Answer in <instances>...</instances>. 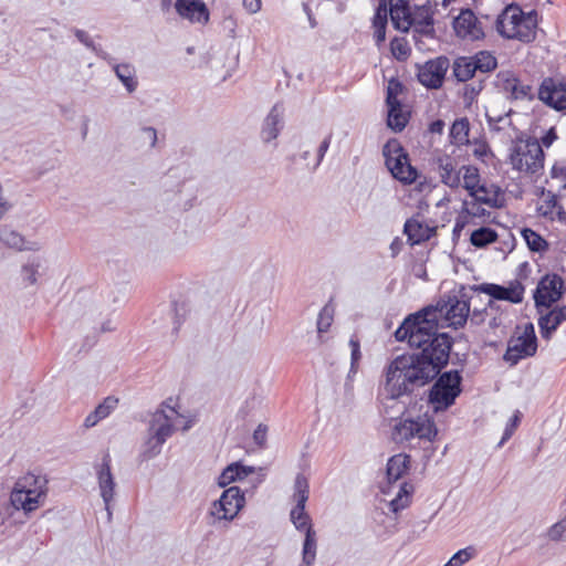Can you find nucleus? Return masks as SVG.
<instances>
[{
  "mask_svg": "<svg viewBox=\"0 0 566 566\" xmlns=\"http://www.w3.org/2000/svg\"><path fill=\"white\" fill-rule=\"evenodd\" d=\"M350 347V367L347 375V379L352 380L358 371L359 361L361 359L360 344L356 337L349 339Z\"/></svg>",
  "mask_w": 566,
  "mask_h": 566,
  "instance_id": "nucleus-40",
  "label": "nucleus"
},
{
  "mask_svg": "<svg viewBox=\"0 0 566 566\" xmlns=\"http://www.w3.org/2000/svg\"><path fill=\"white\" fill-rule=\"evenodd\" d=\"M478 291L491 296L494 300L506 301L512 304H520L524 300L525 287L518 281H511L506 286L494 283H483Z\"/></svg>",
  "mask_w": 566,
  "mask_h": 566,
  "instance_id": "nucleus-18",
  "label": "nucleus"
},
{
  "mask_svg": "<svg viewBox=\"0 0 566 566\" xmlns=\"http://www.w3.org/2000/svg\"><path fill=\"white\" fill-rule=\"evenodd\" d=\"M389 14L392 25L400 31H408L412 24L413 18L408 0H388Z\"/></svg>",
  "mask_w": 566,
  "mask_h": 566,
  "instance_id": "nucleus-25",
  "label": "nucleus"
},
{
  "mask_svg": "<svg viewBox=\"0 0 566 566\" xmlns=\"http://www.w3.org/2000/svg\"><path fill=\"white\" fill-rule=\"evenodd\" d=\"M268 428L264 424H259L253 432V440L258 446H263L266 440Z\"/></svg>",
  "mask_w": 566,
  "mask_h": 566,
  "instance_id": "nucleus-54",
  "label": "nucleus"
},
{
  "mask_svg": "<svg viewBox=\"0 0 566 566\" xmlns=\"http://www.w3.org/2000/svg\"><path fill=\"white\" fill-rule=\"evenodd\" d=\"M41 263L39 259H31L21 268V280L24 286L36 284Z\"/></svg>",
  "mask_w": 566,
  "mask_h": 566,
  "instance_id": "nucleus-37",
  "label": "nucleus"
},
{
  "mask_svg": "<svg viewBox=\"0 0 566 566\" xmlns=\"http://www.w3.org/2000/svg\"><path fill=\"white\" fill-rule=\"evenodd\" d=\"M333 307L331 305H326L322 308L317 319V332L319 334L325 333L332 325L333 322Z\"/></svg>",
  "mask_w": 566,
  "mask_h": 566,
  "instance_id": "nucleus-43",
  "label": "nucleus"
},
{
  "mask_svg": "<svg viewBox=\"0 0 566 566\" xmlns=\"http://www.w3.org/2000/svg\"><path fill=\"white\" fill-rule=\"evenodd\" d=\"M565 292L564 281L557 274H546L537 283L534 302L537 308H549Z\"/></svg>",
  "mask_w": 566,
  "mask_h": 566,
  "instance_id": "nucleus-15",
  "label": "nucleus"
},
{
  "mask_svg": "<svg viewBox=\"0 0 566 566\" xmlns=\"http://www.w3.org/2000/svg\"><path fill=\"white\" fill-rule=\"evenodd\" d=\"M374 38L377 45H380L386 39V27H374Z\"/></svg>",
  "mask_w": 566,
  "mask_h": 566,
  "instance_id": "nucleus-57",
  "label": "nucleus"
},
{
  "mask_svg": "<svg viewBox=\"0 0 566 566\" xmlns=\"http://www.w3.org/2000/svg\"><path fill=\"white\" fill-rule=\"evenodd\" d=\"M118 399L112 396L106 397L92 412L84 419L85 428H93L102 420L106 419L117 407Z\"/></svg>",
  "mask_w": 566,
  "mask_h": 566,
  "instance_id": "nucleus-28",
  "label": "nucleus"
},
{
  "mask_svg": "<svg viewBox=\"0 0 566 566\" xmlns=\"http://www.w3.org/2000/svg\"><path fill=\"white\" fill-rule=\"evenodd\" d=\"M175 9L180 18L191 23L206 24L209 21V11L202 0H176Z\"/></svg>",
  "mask_w": 566,
  "mask_h": 566,
  "instance_id": "nucleus-23",
  "label": "nucleus"
},
{
  "mask_svg": "<svg viewBox=\"0 0 566 566\" xmlns=\"http://www.w3.org/2000/svg\"><path fill=\"white\" fill-rule=\"evenodd\" d=\"M387 17H388V9L384 4H379V7L376 9L374 19H373V25L374 27H386L387 25Z\"/></svg>",
  "mask_w": 566,
  "mask_h": 566,
  "instance_id": "nucleus-51",
  "label": "nucleus"
},
{
  "mask_svg": "<svg viewBox=\"0 0 566 566\" xmlns=\"http://www.w3.org/2000/svg\"><path fill=\"white\" fill-rule=\"evenodd\" d=\"M12 209V203L4 196L3 188L0 185V220Z\"/></svg>",
  "mask_w": 566,
  "mask_h": 566,
  "instance_id": "nucleus-55",
  "label": "nucleus"
},
{
  "mask_svg": "<svg viewBox=\"0 0 566 566\" xmlns=\"http://www.w3.org/2000/svg\"><path fill=\"white\" fill-rule=\"evenodd\" d=\"M423 21H426L427 24H431L433 21L432 18L429 15L428 10H426V17H423Z\"/></svg>",
  "mask_w": 566,
  "mask_h": 566,
  "instance_id": "nucleus-63",
  "label": "nucleus"
},
{
  "mask_svg": "<svg viewBox=\"0 0 566 566\" xmlns=\"http://www.w3.org/2000/svg\"><path fill=\"white\" fill-rule=\"evenodd\" d=\"M557 139V133L555 127H551L548 130L545 132V134L541 137L538 143L541 144V148L543 147H551L553 143Z\"/></svg>",
  "mask_w": 566,
  "mask_h": 566,
  "instance_id": "nucleus-53",
  "label": "nucleus"
},
{
  "mask_svg": "<svg viewBox=\"0 0 566 566\" xmlns=\"http://www.w3.org/2000/svg\"><path fill=\"white\" fill-rule=\"evenodd\" d=\"M482 90V84H467L463 88V99L467 105H471Z\"/></svg>",
  "mask_w": 566,
  "mask_h": 566,
  "instance_id": "nucleus-50",
  "label": "nucleus"
},
{
  "mask_svg": "<svg viewBox=\"0 0 566 566\" xmlns=\"http://www.w3.org/2000/svg\"><path fill=\"white\" fill-rule=\"evenodd\" d=\"M448 69L449 60L439 56L419 66L417 77L424 87L437 90L442 86Z\"/></svg>",
  "mask_w": 566,
  "mask_h": 566,
  "instance_id": "nucleus-16",
  "label": "nucleus"
},
{
  "mask_svg": "<svg viewBox=\"0 0 566 566\" xmlns=\"http://www.w3.org/2000/svg\"><path fill=\"white\" fill-rule=\"evenodd\" d=\"M470 123L467 117L455 119L450 128L451 142L455 145L469 143Z\"/></svg>",
  "mask_w": 566,
  "mask_h": 566,
  "instance_id": "nucleus-34",
  "label": "nucleus"
},
{
  "mask_svg": "<svg viewBox=\"0 0 566 566\" xmlns=\"http://www.w3.org/2000/svg\"><path fill=\"white\" fill-rule=\"evenodd\" d=\"M475 154L481 157L486 154V148L483 146L481 149H476Z\"/></svg>",
  "mask_w": 566,
  "mask_h": 566,
  "instance_id": "nucleus-64",
  "label": "nucleus"
},
{
  "mask_svg": "<svg viewBox=\"0 0 566 566\" xmlns=\"http://www.w3.org/2000/svg\"><path fill=\"white\" fill-rule=\"evenodd\" d=\"M471 57L473 60L475 70L481 73L491 72L497 65L496 59L490 52L486 51H481Z\"/></svg>",
  "mask_w": 566,
  "mask_h": 566,
  "instance_id": "nucleus-39",
  "label": "nucleus"
},
{
  "mask_svg": "<svg viewBox=\"0 0 566 566\" xmlns=\"http://www.w3.org/2000/svg\"><path fill=\"white\" fill-rule=\"evenodd\" d=\"M481 185L479 169L474 166L461 167V186L472 196V192Z\"/></svg>",
  "mask_w": 566,
  "mask_h": 566,
  "instance_id": "nucleus-36",
  "label": "nucleus"
},
{
  "mask_svg": "<svg viewBox=\"0 0 566 566\" xmlns=\"http://www.w3.org/2000/svg\"><path fill=\"white\" fill-rule=\"evenodd\" d=\"M0 241L7 248L17 251H39L41 249L40 242L28 240L19 231L8 224L0 227Z\"/></svg>",
  "mask_w": 566,
  "mask_h": 566,
  "instance_id": "nucleus-24",
  "label": "nucleus"
},
{
  "mask_svg": "<svg viewBox=\"0 0 566 566\" xmlns=\"http://www.w3.org/2000/svg\"><path fill=\"white\" fill-rule=\"evenodd\" d=\"M392 55L400 61L407 60L410 54V46L403 38H395L390 43Z\"/></svg>",
  "mask_w": 566,
  "mask_h": 566,
  "instance_id": "nucleus-42",
  "label": "nucleus"
},
{
  "mask_svg": "<svg viewBox=\"0 0 566 566\" xmlns=\"http://www.w3.org/2000/svg\"><path fill=\"white\" fill-rule=\"evenodd\" d=\"M470 304L465 300L449 297L436 306H428L410 314L395 332L398 342H408L410 346L423 344V339L440 336L439 327H463L468 321Z\"/></svg>",
  "mask_w": 566,
  "mask_h": 566,
  "instance_id": "nucleus-2",
  "label": "nucleus"
},
{
  "mask_svg": "<svg viewBox=\"0 0 566 566\" xmlns=\"http://www.w3.org/2000/svg\"><path fill=\"white\" fill-rule=\"evenodd\" d=\"M461 376L458 371H446L437 379L429 392V402L436 412L448 409L461 392Z\"/></svg>",
  "mask_w": 566,
  "mask_h": 566,
  "instance_id": "nucleus-11",
  "label": "nucleus"
},
{
  "mask_svg": "<svg viewBox=\"0 0 566 566\" xmlns=\"http://www.w3.org/2000/svg\"><path fill=\"white\" fill-rule=\"evenodd\" d=\"M537 20L534 11L524 12L517 4H509L499 14L496 31L505 39L531 42L535 38Z\"/></svg>",
  "mask_w": 566,
  "mask_h": 566,
  "instance_id": "nucleus-6",
  "label": "nucleus"
},
{
  "mask_svg": "<svg viewBox=\"0 0 566 566\" xmlns=\"http://www.w3.org/2000/svg\"><path fill=\"white\" fill-rule=\"evenodd\" d=\"M99 496L105 505L107 518H112V503L115 500L117 483L112 471V457L108 452L103 453L93 465Z\"/></svg>",
  "mask_w": 566,
  "mask_h": 566,
  "instance_id": "nucleus-13",
  "label": "nucleus"
},
{
  "mask_svg": "<svg viewBox=\"0 0 566 566\" xmlns=\"http://www.w3.org/2000/svg\"><path fill=\"white\" fill-rule=\"evenodd\" d=\"M245 506V492L239 486H229L220 497L213 501L208 510L212 524L232 522Z\"/></svg>",
  "mask_w": 566,
  "mask_h": 566,
  "instance_id": "nucleus-9",
  "label": "nucleus"
},
{
  "mask_svg": "<svg viewBox=\"0 0 566 566\" xmlns=\"http://www.w3.org/2000/svg\"><path fill=\"white\" fill-rule=\"evenodd\" d=\"M438 434L437 426L428 415H420L416 418H401L396 422L392 430V438L397 442L431 443Z\"/></svg>",
  "mask_w": 566,
  "mask_h": 566,
  "instance_id": "nucleus-7",
  "label": "nucleus"
},
{
  "mask_svg": "<svg viewBox=\"0 0 566 566\" xmlns=\"http://www.w3.org/2000/svg\"><path fill=\"white\" fill-rule=\"evenodd\" d=\"M332 136L328 135L324 138V140L321 143V145L317 148V158L315 164L313 165V170H315L322 163L323 158L325 157V154L327 153L329 145H331Z\"/></svg>",
  "mask_w": 566,
  "mask_h": 566,
  "instance_id": "nucleus-52",
  "label": "nucleus"
},
{
  "mask_svg": "<svg viewBox=\"0 0 566 566\" xmlns=\"http://www.w3.org/2000/svg\"><path fill=\"white\" fill-rule=\"evenodd\" d=\"M196 419L189 412L179 411L172 405V399L164 401L148 416L145 440L140 449V458L151 460L161 453L164 444L178 431H188Z\"/></svg>",
  "mask_w": 566,
  "mask_h": 566,
  "instance_id": "nucleus-3",
  "label": "nucleus"
},
{
  "mask_svg": "<svg viewBox=\"0 0 566 566\" xmlns=\"http://www.w3.org/2000/svg\"><path fill=\"white\" fill-rule=\"evenodd\" d=\"M265 480V472L263 468L244 465L242 462H233L227 465L218 478V485L226 488L233 482L247 481L249 488L243 492H253Z\"/></svg>",
  "mask_w": 566,
  "mask_h": 566,
  "instance_id": "nucleus-14",
  "label": "nucleus"
},
{
  "mask_svg": "<svg viewBox=\"0 0 566 566\" xmlns=\"http://www.w3.org/2000/svg\"><path fill=\"white\" fill-rule=\"evenodd\" d=\"M434 164L442 184L450 188L461 186V167H459L455 158L448 154H439L434 158Z\"/></svg>",
  "mask_w": 566,
  "mask_h": 566,
  "instance_id": "nucleus-21",
  "label": "nucleus"
},
{
  "mask_svg": "<svg viewBox=\"0 0 566 566\" xmlns=\"http://www.w3.org/2000/svg\"><path fill=\"white\" fill-rule=\"evenodd\" d=\"M455 34L468 41H475L483 38V30L471 9H462L453 20Z\"/></svg>",
  "mask_w": 566,
  "mask_h": 566,
  "instance_id": "nucleus-19",
  "label": "nucleus"
},
{
  "mask_svg": "<svg viewBox=\"0 0 566 566\" xmlns=\"http://www.w3.org/2000/svg\"><path fill=\"white\" fill-rule=\"evenodd\" d=\"M537 350V338L532 323L517 326L515 333L509 339L504 360L514 366L520 360L532 357Z\"/></svg>",
  "mask_w": 566,
  "mask_h": 566,
  "instance_id": "nucleus-10",
  "label": "nucleus"
},
{
  "mask_svg": "<svg viewBox=\"0 0 566 566\" xmlns=\"http://www.w3.org/2000/svg\"><path fill=\"white\" fill-rule=\"evenodd\" d=\"M385 165L391 176L403 184H412L417 179V170L410 165L408 155L398 140H388L384 148Z\"/></svg>",
  "mask_w": 566,
  "mask_h": 566,
  "instance_id": "nucleus-12",
  "label": "nucleus"
},
{
  "mask_svg": "<svg viewBox=\"0 0 566 566\" xmlns=\"http://www.w3.org/2000/svg\"><path fill=\"white\" fill-rule=\"evenodd\" d=\"M401 91H402L401 83L395 78L390 80L388 82V86H387L386 103L387 104L399 103L398 95L401 93Z\"/></svg>",
  "mask_w": 566,
  "mask_h": 566,
  "instance_id": "nucleus-47",
  "label": "nucleus"
},
{
  "mask_svg": "<svg viewBox=\"0 0 566 566\" xmlns=\"http://www.w3.org/2000/svg\"><path fill=\"white\" fill-rule=\"evenodd\" d=\"M503 90L515 99L533 98L532 87L527 84L522 83L513 75H507V77H505Z\"/></svg>",
  "mask_w": 566,
  "mask_h": 566,
  "instance_id": "nucleus-30",
  "label": "nucleus"
},
{
  "mask_svg": "<svg viewBox=\"0 0 566 566\" xmlns=\"http://www.w3.org/2000/svg\"><path fill=\"white\" fill-rule=\"evenodd\" d=\"M415 346L419 353L397 356L386 369L385 391L391 399L399 398L433 379L448 364L452 347L447 333L423 339Z\"/></svg>",
  "mask_w": 566,
  "mask_h": 566,
  "instance_id": "nucleus-1",
  "label": "nucleus"
},
{
  "mask_svg": "<svg viewBox=\"0 0 566 566\" xmlns=\"http://www.w3.org/2000/svg\"><path fill=\"white\" fill-rule=\"evenodd\" d=\"M475 554V548L473 546H468L454 553L450 559L453 562L454 566H462L472 559Z\"/></svg>",
  "mask_w": 566,
  "mask_h": 566,
  "instance_id": "nucleus-45",
  "label": "nucleus"
},
{
  "mask_svg": "<svg viewBox=\"0 0 566 566\" xmlns=\"http://www.w3.org/2000/svg\"><path fill=\"white\" fill-rule=\"evenodd\" d=\"M471 197L491 208H500L504 203V192L502 189L495 184L485 181L472 192Z\"/></svg>",
  "mask_w": 566,
  "mask_h": 566,
  "instance_id": "nucleus-27",
  "label": "nucleus"
},
{
  "mask_svg": "<svg viewBox=\"0 0 566 566\" xmlns=\"http://www.w3.org/2000/svg\"><path fill=\"white\" fill-rule=\"evenodd\" d=\"M457 0H442L441 2V6L447 9L448 7H450L453 2H455Z\"/></svg>",
  "mask_w": 566,
  "mask_h": 566,
  "instance_id": "nucleus-62",
  "label": "nucleus"
},
{
  "mask_svg": "<svg viewBox=\"0 0 566 566\" xmlns=\"http://www.w3.org/2000/svg\"><path fill=\"white\" fill-rule=\"evenodd\" d=\"M405 233L412 243H420L427 239L426 230L417 220H408L405 223Z\"/></svg>",
  "mask_w": 566,
  "mask_h": 566,
  "instance_id": "nucleus-41",
  "label": "nucleus"
},
{
  "mask_svg": "<svg viewBox=\"0 0 566 566\" xmlns=\"http://www.w3.org/2000/svg\"><path fill=\"white\" fill-rule=\"evenodd\" d=\"M115 329V325L112 321H107L102 325V332H111Z\"/></svg>",
  "mask_w": 566,
  "mask_h": 566,
  "instance_id": "nucleus-60",
  "label": "nucleus"
},
{
  "mask_svg": "<svg viewBox=\"0 0 566 566\" xmlns=\"http://www.w3.org/2000/svg\"><path fill=\"white\" fill-rule=\"evenodd\" d=\"M310 497V483L304 474H297L293 485L294 506L290 511V521L294 528L304 535L302 543V564L313 566L316 562L318 537L311 515L306 511Z\"/></svg>",
  "mask_w": 566,
  "mask_h": 566,
  "instance_id": "nucleus-4",
  "label": "nucleus"
},
{
  "mask_svg": "<svg viewBox=\"0 0 566 566\" xmlns=\"http://www.w3.org/2000/svg\"><path fill=\"white\" fill-rule=\"evenodd\" d=\"M388 106V118L387 123L390 128H392L396 132H401L409 118V114L407 112H403L400 102L394 103V104H387Z\"/></svg>",
  "mask_w": 566,
  "mask_h": 566,
  "instance_id": "nucleus-32",
  "label": "nucleus"
},
{
  "mask_svg": "<svg viewBox=\"0 0 566 566\" xmlns=\"http://www.w3.org/2000/svg\"><path fill=\"white\" fill-rule=\"evenodd\" d=\"M538 98L545 105L557 112L565 111L566 84L552 77L544 78L538 88Z\"/></svg>",
  "mask_w": 566,
  "mask_h": 566,
  "instance_id": "nucleus-17",
  "label": "nucleus"
},
{
  "mask_svg": "<svg viewBox=\"0 0 566 566\" xmlns=\"http://www.w3.org/2000/svg\"><path fill=\"white\" fill-rule=\"evenodd\" d=\"M74 35L82 44H84L87 49L95 52L99 57H101V54L105 53L104 51H102L101 49H98L95 45L94 41L92 40V38L90 36V34L86 31L76 29L74 31Z\"/></svg>",
  "mask_w": 566,
  "mask_h": 566,
  "instance_id": "nucleus-46",
  "label": "nucleus"
},
{
  "mask_svg": "<svg viewBox=\"0 0 566 566\" xmlns=\"http://www.w3.org/2000/svg\"><path fill=\"white\" fill-rule=\"evenodd\" d=\"M48 483L46 476L42 474L27 473L20 476L10 492L12 507L25 515L36 511L45 503Z\"/></svg>",
  "mask_w": 566,
  "mask_h": 566,
  "instance_id": "nucleus-5",
  "label": "nucleus"
},
{
  "mask_svg": "<svg viewBox=\"0 0 566 566\" xmlns=\"http://www.w3.org/2000/svg\"><path fill=\"white\" fill-rule=\"evenodd\" d=\"M552 176L566 178V164L557 163L552 168Z\"/></svg>",
  "mask_w": 566,
  "mask_h": 566,
  "instance_id": "nucleus-58",
  "label": "nucleus"
},
{
  "mask_svg": "<svg viewBox=\"0 0 566 566\" xmlns=\"http://www.w3.org/2000/svg\"><path fill=\"white\" fill-rule=\"evenodd\" d=\"M521 417L522 413L518 410H516L514 415L510 418L505 426L502 439L497 444L499 448L503 447V444L513 436L514 431L516 430L521 422Z\"/></svg>",
  "mask_w": 566,
  "mask_h": 566,
  "instance_id": "nucleus-44",
  "label": "nucleus"
},
{
  "mask_svg": "<svg viewBox=\"0 0 566 566\" xmlns=\"http://www.w3.org/2000/svg\"><path fill=\"white\" fill-rule=\"evenodd\" d=\"M476 70L471 56H460L453 62V74L460 82H467L475 74Z\"/></svg>",
  "mask_w": 566,
  "mask_h": 566,
  "instance_id": "nucleus-33",
  "label": "nucleus"
},
{
  "mask_svg": "<svg viewBox=\"0 0 566 566\" xmlns=\"http://www.w3.org/2000/svg\"><path fill=\"white\" fill-rule=\"evenodd\" d=\"M285 108L282 103H275L265 116L260 132L264 143L275 140L284 127Z\"/></svg>",
  "mask_w": 566,
  "mask_h": 566,
  "instance_id": "nucleus-20",
  "label": "nucleus"
},
{
  "mask_svg": "<svg viewBox=\"0 0 566 566\" xmlns=\"http://www.w3.org/2000/svg\"><path fill=\"white\" fill-rule=\"evenodd\" d=\"M512 168L525 174H536L544 166V151L536 138L520 139L510 149Z\"/></svg>",
  "mask_w": 566,
  "mask_h": 566,
  "instance_id": "nucleus-8",
  "label": "nucleus"
},
{
  "mask_svg": "<svg viewBox=\"0 0 566 566\" xmlns=\"http://www.w3.org/2000/svg\"><path fill=\"white\" fill-rule=\"evenodd\" d=\"M140 140L154 148L157 144V130L151 126H145L140 129Z\"/></svg>",
  "mask_w": 566,
  "mask_h": 566,
  "instance_id": "nucleus-49",
  "label": "nucleus"
},
{
  "mask_svg": "<svg viewBox=\"0 0 566 566\" xmlns=\"http://www.w3.org/2000/svg\"><path fill=\"white\" fill-rule=\"evenodd\" d=\"M413 486L411 484L406 482L401 483L396 496L390 501L389 505L391 511L397 513L406 509L410 504Z\"/></svg>",
  "mask_w": 566,
  "mask_h": 566,
  "instance_id": "nucleus-35",
  "label": "nucleus"
},
{
  "mask_svg": "<svg viewBox=\"0 0 566 566\" xmlns=\"http://www.w3.org/2000/svg\"><path fill=\"white\" fill-rule=\"evenodd\" d=\"M520 233L532 252L543 254L548 251L549 244L539 233L530 228H522Z\"/></svg>",
  "mask_w": 566,
  "mask_h": 566,
  "instance_id": "nucleus-31",
  "label": "nucleus"
},
{
  "mask_svg": "<svg viewBox=\"0 0 566 566\" xmlns=\"http://www.w3.org/2000/svg\"><path fill=\"white\" fill-rule=\"evenodd\" d=\"M410 459L405 453H398L391 457L387 462V481L389 484L398 481L409 469Z\"/></svg>",
  "mask_w": 566,
  "mask_h": 566,
  "instance_id": "nucleus-29",
  "label": "nucleus"
},
{
  "mask_svg": "<svg viewBox=\"0 0 566 566\" xmlns=\"http://www.w3.org/2000/svg\"><path fill=\"white\" fill-rule=\"evenodd\" d=\"M496 232L488 227H482L471 233L470 241L476 248H483L496 240Z\"/></svg>",
  "mask_w": 566,
  "mask_h": 566,
  "instance_id": "nucleus-38",
  "label": "nucleus"
},
{
  "mask_svg": "<svg viewBox=\"0 0 566 566\" xmlns=\"http://www.w3.org/2000/svg\"><path fill=\"white\" fill-rule=\"evenodd\" d=\"M101 57L107 61L116 77L129 94L137 90L139 82L134 64L128 62L118 63L108 53L101 54Z\"/></svg>",
  "mask_w": 566,
  "mask_h": 566,
  "instance_id": "nucleus-22",
  "label": "nucleus"
},
{
  "mask_svg": "<svg viewBox=\"0 0 566 566\" xmlns=\"http://www.w3.org/2000/svg\"><path fill=\"white\" fill-rule=\"evenodd\" d=\"M565 533H566V522L559 521L548 528L547 537L551 541L559 542V541H563Z\"/></svg>",
  "mask_w": 566,
  "mask_h": 566,
  "instance_id": "nucleus-48",
  "label": "nucleus"
},
{
  "mask_svg": "<svg viewBox=\"0 0 566 566\" xmlns=\"http://www.w3.org/2000/svg\"><path fill=\"white\" fill-rule=\"evenodd\" d=\"M566 321V305L556 306L538 318L541 336L549 340L558 326Z\"/></svg>",
  "mask_w": 566,
  "mask_h": 566,
  "instance_id": "nucleus-26",
  "label": "nucleus"
},
{
  "mask_svg": "<svg viewBox=\"0 0 566 566\" xmlns=\"http://www.w3.org/2000/svg\"><path fill=\"white\" fill-rule=\"evenodd\" d=\"M243 8L251 14H254L261 10V0H243Z\"/></svg>",
  "mask_w": 566,
  "mask_h": 566,
  "instance_id": "nucleus-56",
  "label": "nucleus"
},
{
  "mask_svg": "<svg viewBox=\"0 0 566 566\" xmlns=\"http://www.w3.org/2000/svg\"><path fill=\"white\" fill-rule=\"evenodd\" d=\"M557 217L559 220H566V211L562 207H557Z\"/></svg>",
  "mask_w": 566,
  "mask_h": 566,
  "instance_id": "nucleus-61",
  "label": "nucleus"
},
{
  "mask_svg": "<svg viewBox=\"0 0 566 566\" xmlns=\"http://www.w3.org/2000/svg\"><path fill=\"white\" fill-rule=\"evenodd\" d=\"M443 129H444V122L441 119L433 120L429 125V130L432 134L441 135L443 133Z\"/></svg>",
  "mask_w": 566,
  "mask_h": 566,
  "instance_id": "nucleus-59",
  "label": "nucleus"
}]
</instances>
